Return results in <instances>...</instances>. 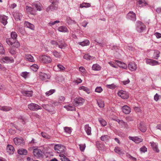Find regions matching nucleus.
<instances>
[{"label":"nucleus","mask_w":161,"mask_h":161,"mask_svg":"<svg viewBox=\"0 0 161 161\" xmlns=\"http://www.w3.org/2000/svg\"><path fill=\"white\" fill-rule=\"evenodd\" d=\"M39 58L40 61L44 63H49L52 61L50 57L46 55H42L40 56Z\"/></svg>","instance_id":"f257e3e1"},{"label":"nucleus","mask_w":161,"mask_h":161,"mask_svg":"<svg viewBox=\"0 0 161 161\" xmlns=\"http://www.w3.org/2000/svg\"><path fill=\"white\" fill-rule=\"evenodd\" d=\"M54 149L55 150L57 151V152L58 153H59V155L61 153L63 154L64 155L65 153V147L61 145H55L54 147Z\"/></svg>","instance_id":"f03ea898"},{"label":"nucleus","mask_w":161,"mask_h":161,"mask_svg":"<svg viewBox=\"0 0 161 161\" xmlns=\"http://www.w3.org/2000/svg\"><path fill=\"white\" fill-rule=\"evenodd\" d=\"M145 26L144 24L140 21L136 22V29L139 32H141L145 29Z\"/></svg>","instance_id":"7ed1b4c3"},{"label":"nucleus","mask_w":161,"mask_h":161,"mask_svg":"<svg viewBox=\"0 0 161 161\" xmlns=\"http://www.w3.org/2000/svg\"><path fill=\"white\" fill-rule=\"evenodd\" d=\"M28 107L30 110L33 111H36L42 108L38 104L32 103L28 104Z\"/></svg>","instance_id":"20e7f679"},{"label":"nucleus","mask_w":161,"mask_h":161,"mask_svg":"<svg viewBox=\"0 0 161 161\" xmlns=\"http://www.w3.org/2000/svg\"><path fill=\"white\" fill-rule=\"evenodd\" d=\"M85 102V99L81 97L75 98L73 102V104L76 106L82 105Z\"/></svg>","instance_id":"39448f33"},{"label":"nucleus","mask_w":161,"mask_h":161,"mask_svg":"<svg viewBox=\"0 0 161 161\" xmlns=\"http://www.w3.org/2000/svg\"><path fill=\"white\" fill-rule=\"evenodd\" d=\"M58 2L57 1L53 0L52 4L48 7L46 9L47 12L50 11H53L55 10L57 8Z\"/></svg>","instance_id":"423d86ee"},{"label":"nucleus","mask_w":161,"mask_h":161,"mask_svg":"<svg viewBox=\"0 0 161 161\" xmlns=\"http://www.w3.org/2000/svg\"><path fill=\"white\" fill-rule=\"evenodd\" d=\"M118 96L123 99H127L129 97V95L126 92L120 90L118 93Z\"/></svg>","instance_id":"0eeeda50"},{"label":"nucleus","mask_w":161,"mask_h":161,"mask_svg":"<svg viewBox=\"0 0 161 161\" xmlns=\"http://www.w3.org/2000/svg\"><path fill=\"white\" fill-rule=\"evenodd\" d=\"M26 11L28 14L35 15L36 14L35 9L30 6H26L25 7Z\"/></svg>","instance_id":"6e6552de"},{"label":"nucleus","mask_w":161,"mask_h":161,"mask_svg":"<svg viewBox=\"0 0 161 161\" xmlns=\"http://www.w3.org/2000/svg\"><path fill=\"white\" fill-rule=\"evenodd\" d=\"M42 152L40 149H34L33 150V155L36 158H38L42 157Z\"/></svg>","instance_id":"1a4fd4ad"},{"label":"nucleus","mask_w":161,"mask_h":161,"mask_svg":"<svg viewBox=\"0 0 161 161\" xmlns=\"http://www.w3.org/2000/svg\"><path fill=\"white\" fill-rule=\"evenodd\" d=\"M14 141L15 144L17 145L23 144L25 142L23 139L21 137H16L14 138Z\"/></svg>","instance_id":"9d476101"},{"label":"nucleus","mask_w":161,"mask_h":161,"mask_svg":"<svg viewBox=\"0 0 161 161\" xmlns=\"http://www.w3.org/2000/svg\"><path fill=\"white\" fill-rule=\"evenodd\" d=\"M146 62L147 64H149L151 66L159 65L160 64L157 61L150 59H147Z\"/></svg>","instance_id":"9b49d317"},{"label":"nucleus","mask_w":161,"mask_h":161,"mask_svg":"<svg viewBox=\"0 0 161 161\" xmlns=\"http://www.w3.org/2000/svg\"><path fill=\"white\" fill-rule=\"evenodd\" d=\"M1 61L5 63H11L14 62V59L11 57L6 56L3 58Z\"/></svg>","instance_id":"f8f14e48"},{"label":"nucleus","mask_w":161,"mask_h":161,"mask_svg":"<svg viewBox=\"0 0 161 161\" xmlns=\"http://www.w3.org/2000/svg\"><path fill=\"white\" fill-rule=\"evenodd\" d=\"M129 138L130 140L133 141L136 143H139L142 142L143 141V139L141 137H139L137 136L132 137L129 136Z\"/></svg>","instance_id":"ddd939ff"},{"label":"nucleus","mask_w":161,"mask_h":161,"mask_svg":"<svg viewBox=\"0 0 161 161\" xmlns=\"http://www.w3.org/2000/svg\"><path fill=\"white\" fill-rule=\"evenodd\" d=\"M127 18L132 21H135L136 19V14L133 12H129L127 15Z\"/></svg>","instance_id":"4468645a"},{"label":"nucleus","mask_w":161,"mask_h":161,"mask_svg":"<svg viewBox=\"0 0 161 161\" xmlns=\"http://www.w3.org/2000/svg\"><path fill=\"white\" fill-rule=\"evenodd\" d=\"M13 15L16 20H20L22 17V14L18 11L14 12Z\"/></svg>","instance_id":"2eb2a0df"},{"label":"nucleus","mask_w":161,"mask_h":161,"mask_svg":"<svg viewBox=\"0 0 161 161\" xmlns=\"http://www.w3.org/2000/svg\"><path fill=\"white\" fill-rule=\"evenodd\" d=\"M8 17L6 15H0V21L4 25H5L8 23Z\"/></svg>","instance_id":"dca6fc26"},{"label":"nucleus","mask_w":161,"mask_h":161,"mask_svg":"<svg viewBox=\"0 0 161 161\" xmlns=\"http://www.w3.org/2000/svg\"><path fill=\"white\" fill-rule=\"evenodd\" d=\"M39 77L40 79L42 80H45L50 78L49 75L43 72H41L39 73Z\"/></svg>","instance_id":"f3484780"},{"label":"nucleus","mask_w":161,"mask_h":161,"mask_svg":"<svg viewBox=\"0 0 161 161\" xmlns=\"http://www.w3.org/2000/svg\"><path fill=\"white\" fill-rule=\"evenodd\" d=\"M32 6L35 7L37 11H41L42 10V5L39 2H36L32 4Z\"/></svg>","instance_id":"a211bd4d"},{"label":"nucleus","mask_w":161,"mask_h":161,"mask_svg":"<svg viewBox=\"0 0 161 161\" xmlns=\"http://www.w3.org/2000/svg\"><path fill=\"white\" fill-rule=\"evenodd\" d=\"M150 143L153 150L157 153H159V150L158 148V144L153 142H150Z\"/></svg>","instance_id":"6ab92c4d"},{"label":"nucleus","mask_w":161,"mask_h":161,"mask_svg":"<svg viewBox=\"0 0 161 161\" xmlns=\"http://www.w3.org/2000/svg\"><path fill=\"white\" fill-rule=\"evenodd\" d=\"M123 112L126 114H129L131 112V108L127 105H125L122 108Z\"/></svg>","instance_id":"aec40b11"},{"label":"nucleus","mask_w":161,"mask_h":161,"mask_svg":"<svg viewBox=\"0 0 161 161\" xmlns=\"http://www.w3.org/2000/svg\"><path fill=\"white\" fill-rule=\"evenodd\" d=\"M7 151L9 154H13L14 151L13 147L10 145H8L7 147Z\"/></svg>","instance_id":"412c9836"},{"label":"nucleus","mask_w":161,"mask_h":161,"mask_svg":"<svg viewBox=\"0 0 161 161\" xmlns=\"http://www.w3.org/2000/svg\"><path fill=\"white\" fill-rule=\"evenodd\" d=\"M25 60L26 61H28L32 62H34L35 61L33 57L31 54H25Z\"/></svg>","instance_id":"4be33fe9"},{"label":"nucleus","mask_w":161,"mask_h":161,"mask_svg":"<svg viewBox=\"0 0 161 161\" xmlns=\"http://www.w3.org/2000/svg\"><path fill=\"white\" fill-rule=\"evenodd\" d=\"M85 130L88 135H91V128L89 126L88 124H86L85 126Z\"/></svg>","instance_id":"5701e85b"},{"label":"nucleus","mask_w":161,"mask_h":161,"mask_svg":"<svg viewBox=\"0 0 161 161\" xmlns=\"http://www.w3.org/2000/svg\"><path fill=\"white\" fill-rule=\"evenodd\" d=\"M147 4L145 0H139L137 3V5L138 7H142L146 6Z\"/></svg>","instance_id":"b1692460"},{"label":"nucleus","mask_w":161,"mask_h":161,"mask_svg":"<svg viewBox=\"0 0 161 161\" xmlns=\"http://www.w3.org/2000/svg\"><path fill=\"white\" fill-rule=\"evenodd\" d=\"M129 69L132 71H134L137 69L136 65L134 63H130L128 65Z\"/></svg>","instance_id":"393cba45"},{"label":"nucleus","mask_w":161,"mask_h":161,"mask_svg":"<svg viewBox=\"0 0 161 161\" xmlns=\"http://www.w3.org/2000/svg\"><path fill=\"white\" fill-rule=\"evenodd\" d=\"M24 25L25 27L28 28L32 30H34L35 27L34 25L31 23L25 21L24 23Z\"/></svg>","instance_id":"a878e982"},{"label":"nucleus","mask_w":161,"mask_h":161,"mask_svg":"<svg viewBox=\"0 0 161 161\" xmlns=\"http://www.w3.org/2000/svg\"><path fill=\"white\" fill-rule=\"evenodd\" d=\"M64 107L68 111H73L75 109V107L74 105L72 104H69L67 105L64 106Z\"/></svg>","instance_id":"bb28decb"},{"label":"nucleus","mask_w":161,"mask_h":161,"mask_svg":"<svg viewBox=\"0 0 161 161\" xmlns=\"http://www.w3.org/2000/svg\"><path fill=\"white\" fill-rule=\"evenodd\" d=\"M21 92L25 96L31 97L32 96L33 92L32 91H22Z\"/></svg>","instance_id":"cd10ccee"},{"label":"nucleus","mask_w":161,"mask_h":161,"mask_svg":"<svg viewBox=\"0 0 161 161\" xmlns=\"http://www.w3.org/2000/svg\"><path fill=\"white\" fill-rule=\"evenodd\" d=\"M58 30L59 32L64 33L68 32V29L65 26H62L58 27Z\"/></svg>","instance_id":"c85d7f7f"},{"label":"nucleus","mask_w":161,"mask_h":161,"mask_svg":"<svg viewBox=\"0 0 161 161\" xmlns=\"http://www.w3.org/2000/svg\"><path fill=\"white\" fill-rule=\"evenodd\" d=\"M139 129L142 132H145L147 130L146 125L143 123H140L139 126Z\"/></svg>","instance_id":"c756f323"},{"label":"nucleus","mask_w":161,"mask_h":161,"mask_svg":"<svg viewBox=\"0 0 161 161\" xmlns=\"http://www.w3.org/2000/svg\"><path fill=\"white\" fill-rule=\"evenodd\" d=\"M160 52L158 50H154L153 53V55L152 58L156 59H157L159 57Z\"/></svg>","instance_id":"7c9ffc66"},{"label":"nucleus","mask_w":161,"mask_h":161,"mask_svg":"<svg viewBox=\"0 0 161 161\" xmlns=\"http://www.w3.org/2000/svg\"><path fill=\"white\" fill-rule=\"evenodd\" d=\"M101 69V67L100 66L97 64H93L92 67V69L95 71L100 70Z\"/></svg>","instance_id":"2f4dec72"},{"label":"nucleus","mask_w":161,"mask_h":161,"mask_svg":"<svg viewBox=\"0 0 161 161\" xmlns=\"http://www.w3.org/2000/svg\"><path fill=\"white\" fill-rule=\"evenodd\" d=\"M58 47L61 49L64 48L67 46L66 44L62 40H58Z\"/></svg>","instance_id":"473e14b6"},{"label":"nucleus","mask_w":161,"mask_h":161,"mask_svg":"<svg viewBox=\"0 0 161 161\" xmlns=\"http://www.w3.org/2000/svg\"><path fill=\"white\" fill-rule=\"evenodd\" d=\"M117 64L118 66L120 68L123 69H126L127 67L126 64L119 61H117Z\"/></svg>","instance_id":"72a5a7b5"},{"label":"nucleus","mask_w":161,"mask_h":161,"mask_svg":"<svg viewBox=\"0 0 161 161\" xmlns=\"http://www.w3.org/2000/svg\"><path fill=\"white\" fill-rule=\"evenodd\" d=\"M16 41V40L11 38H8L6 39V42L7 44L10 45H12Z\"/></svg>","instance_id":"f704fd0d"},{"label":"nucleus","mask_w":161,"mask_h":161,"mask_svg":"<svg viewBox=\"0 0 161 161\" xmlns=\"http://www.w3.org/2000/svg\"><path fill=\"white\" fill-rule=\"evenodd\" d=\"M83 58L87 60H92L95 59L94 57L91 56L88 54H85L83 56Z\"/></svg>","instance_id":"c9c22d12"},{"label":"nucleus","mask_w":161,"mask_h":161,"mask_svg":"<svg viewBox=\"0 0 161 161\" xmlns=\"http://www.w3.org/2000/svg\"><path fill=\"white\" fill-rule=\"evenodd\" d=\"M78 43L82 46H84L89 45L90 42L88 40H86L83 42H79Z\"/></svg>","instance_id":"e433bc0d"},{"label":"nucleus","mask_w":161,"mask_h":161,"mask_svg":"<svg viewBox=\"0 0 161 161\" xmlns=\"http://www.w3.org/2000/svg\"><path fill=\"white\" fill-rule=\"evenodd\" d=\"M18 152L20 155H26L27 153V151L25 149L21 148L18 150Z\"/></svg>","instance_id":"4c0bfd02"},{"label":"nucleus","mask_w":161,"mask_h":161,"mask_svg":"<svg viewBox=\"0 0 161 161\" xmlns=\"http://www.w3.org/2000/svg\"><path fill=\"white\" fill-rule=\"evenodd\" d=\"M11 109V107H9L6 106H0V110L4 111H8Z\"/></svg>","instance_id":"58836bf2"},{"label":"nucleus","mask_w":161,"mask_h":161,"mask_svg":"<svg viewBox=\"0 0 161 161\" xmlns=\"http://www.w3.org/2000/svg\"><path fill=\"white\" fill-rule=\"evenodd\" d=\"M42 107L45 110L48 111H51L52 108V106L48 104H42Z\"/></svg>","instance_id":"ea45409f"},{"label":"nucleus","mask_w":161,"mask_h":161,"mask_svg":"<svg viewBox=\"0 0 161 161\" xmlns=\"http://www.w3.org/2000/svg\"><path fill=\"white\" fill-rule=\"evenodd\" d=\"M60 159L62 161H71L69 159L63 154L61 153L59 155Z\"/></svg>","instance_id":"a19ab883"},{"label":"nucleus","mask_w":161,"mask_h":161,"mask_svg":"<svg viewBox=\"0 0 161 161\" xmlns=\"http://www.w3.org/2000/svg\"><path fill=\"white\" fill-rule=\"evenodd\" d=\"M97 103L99 107L100 108H103L104 107V103L103 101H102L101 99L97 100Z\"/></svg>","instance_id":"79ce46f5"},{"label":"nucleus","mask_w":161,"mask_h":161,"mask_svg":"<svg viewBox=\"0 0 161 161\" xmlns=\"http://www.w3.org/2000/svg\"><path fill=\"white\" fill-rule=\"evenodd\" d=\"M91 5L90 3H83L80 5V7L81 8H88L90 7Z\"/></svg>","instance_id":"37998d69"},{"label":"nucleus","mask_w":161,"mask_h":161,"mask_svg":"<svg viewBox=\"0 0 161 161\" xmlns=\"http://www.w3.org/2000/svg\"><path fill=\"white\" fill-rule=\"evenodd\" d=\"M80 90H82L86 92L87 93L89 94L90 93V91L89 88L84 86H81L79 88Z\"/></svg>","instance_id":"c03bdc74"},{"label":"nucleus","mask_w":161,"mask_h":161,"mask_svg":"<svg viewBox=\"0 0 161 161\" xmlns=\"http://www.w3.org/2000/svg\"><path fill=\"white\" fill-rule=\"evenodd\" d=\"M110 138V137L107 135L102 136L101 137V139L103 141H106L108 140Z\"/></svg>","instance_id":"a18cd8bd"},{"label":"nucleus","mask_w":161,"mask_h":161,"mask_svg":"<svg viewBox=\"0 0 161 161\" xmlns=\"http://www.w3.org/2000/svg\"><path fill=\"white\" fill-rule=\"evenodd\" d=\"M106 87L109 89H113L117 87V85L114 84H107L106 86Z\"/></svg>","instance_id":"49530a36"},{"label":"nucleus","mask_w":161,"mask_h":161,"mask_svg":"<svg viewBox=\"0 0 161 161\" xmlns=\"http://www.w3.org/2000/svg\"><path fill=\"white\" fill-rule=\"evenodd\" d=\"M64 131L66 133L70 134L72 132V129L71 128L67 127H65L64 128Z\"/></svg>","instance_id":"de8ad7c7"},{"label":"nucleus","mask_w":161,"mask_h":161,"mask_svg":"<svg viewBox=\"0 0 161 161\" xmlns=\"http://www.w3.org/2000/svg\"><path fill=\"white\" fill-rule=\"evenodd\" d=\"M55 90L54 89H51L49 91L46 92L45 93V94L47 96H49L51 95L53 93L55 92Z\"/></svg>","instance_id":"09e8293b"},{"label":"nucleus","mask_w":161,"mask_h":161,"mask_svg":"<svg viewBox=\"0 0 161 161\" xmlns=\"http://www.w3.org/2000/svg\"><path fill=\"white\" fill-rule=\"evenodd\" d=\"M41 134L42 136L44 138L47 139H50L51 138V136L45 132H42Z\"/></svg>","instance_id":"8fccbe9b"},{"label":"nucleus","mask_w":161,"mask_h":161,"mask_svg":"<svg viewBox=\"0 0 161 161\" xmlns=\"http://www.w3.org/2000/svg\"><path fill=\"white\" fill-rule=\"evenodd\" d=\"M114 151L116 153L119 154L122 153H123L122 150L118 147H115L114 149Z\"/></svg>","instance_id":"3c124183"},{"label":"nucleus","mask_w":161,"mask_h":161,"mask_svg":"<svg viewBox=\"0 0 161 161\" xmlns=\"http://www.w3.org/2000/svg\"><path fill=\"white\" fill-rule=\"evenodd\" d=\"M79 146L80 150L81 152H84L86 147L85 144H80Z\"/></svg>","instance_id":"603ef678"},{"label":"nucleus","mask_w":161,"mask_h":161,"mask_svg":"<svg viewBox=\"0 0 161 161\" xmlns=\"http://www.w3.org/2000/svg\"><path fill=\"white\" fill-rule=\"evenodd\" d=\"M11 38H13L15 40H16L17 35L16 33L15 32H12L10 34Z\"/></svg>","instance_id":"864d4df0"},{"label":"nucleus","mask_w":161,"mask_h":161,"mask_svg":"<svg viewBox=\"0 0 161 161\" xmlns=\"http://www.w3.org/2000/svg\"><path fill=\"white\" fill-rule=\"evenodd\" d=\"M67 22L69 24H71L73 23L75 24L76 22L75 21L73 20L69 17L67 18Z\"/></svg>","instance_id":"5fc2aeb1"},{"label":"nucleus","mask_w":161,"mask_h":161,"mask_svg":"<svg viewBox=\"0 0 161 161\" xmlns=\"http://www.w3.org/2000/svg\"><path fill=\"white\" fill-rule=\"evenodd\" d=\"M53 54L55 57L57 58H59L61 56V53L55 50L53 51Z\"/></svg>","instance_id":"6e6d98bb"},{"label":"nucleus","mask_w":161,"mask_h":161,"mask_svg":"<svg viewBox=\"0 0 161 161\" xmlns=\"http://www.w3.org/2000/svg\"><path fill=\"white\" fill-rule=\"evenodd\" d=\"M31 68L33 71H36L38 68V66L36 64H34L31 66Z\"/></svg>","instance_id":"4d7b16f0"},{"label":"nucleus","mask_w":161,"mask_h":161,"mask_svg":"<svg viewBox=\"0 0 161 161\" xmlns=\"http://www.w3.org/2000/svg\"><path fill=\"white\" fill-rule=\"evenodd\" d=\"M103 91V89L100 86H97L95 89V91L99 93H101Z\"/></svg>","instance_id":"13d9d810"},{"label":"nucleus","mask_w":161,"mask_h":161,"mask_svg":"<svg viewBox=\"0 0 161 161\" xmlns=\"http://www.w3.org/2000/svg\"><path fill=\"white\" fill-rule=\"evenodd\" d=\"M99 121L102 125L105 126L106 125L107 123L104 120L100 118L99 119Z\"/></svg>","instance_id":"bf43d9fd"},{"label":"nucleus","mask_w":161,"mask_h":161,"mask_svg":"<svg viewBox=\"0 0 161 161\" xmlns=\"http://www.w3.org/2000/svg\"><path fill=\"white\" fill-rule=\"evenodd\" d=\"M5 50L2 44L0 43V54H3L4 53Z\"/></svg>","instance_id":"052dcab7"},{"label":"nucleus","mask_w":161,"mask_h":161,"mask_svg":"<svg viewBox=\"0 0 161 161\" xmlns=\"http://www.w3.org/2000/svg\"><path fill=\"white\" fill-rule=\"evenodd\" d=\"M59 22L60 21L58 20H56L54 21H51L48 23V25L50 26H52L56 23H59Z\"/></svg>","instance_id":"680f3d73"},{"label":"nucleus","mask_w":161,"mask_h":161,"mask_svg":"<svg viewBox=\"0 0 161 161\" xmlns=\"http://www.w3.org/2000/svg\"><path fill=\"white\" fill-rule=\"evenodd\" d=\"M57 67L60 69V70H64L65 69V68L62 65L60 64H58Z\"/></svg>","instance_id":"e2e57ef3"},{"label":"nucleus","mask_w":161,"mask_h":161,"mask_svg":"<svg viewBox=\"0 0 161 161\" xmlns=\"http://www.w3.org/2000/svg\"><path fill=\"white\" fill-rule=\"evenodd\" d=\"M13 47H15L18 48L20 46L19 43L18 42L16 41H16H15L14 43L12 45Z\"/></svg>","instance_id":"0e129e2a"},{"label":"nucleus","mask_w":161,"mask_h":161,"mask_svg":"<svg viewBox=\"0 0 161 161\" xmlns=\"http://www.w3.org/2000/svg\"><path fill=\"white\" fill-rule=\"evenodd\" d=\"M127 156L131 160L134 161H135L136 160V158L133 157L132 156H131L130 155V154H128L127 155Z\"/></svg>","instance_id":"69168bd1"},{"label":"nucleus","mask_w":161,"mask_h":161,"mask_svg":"<svg viewBox=\"0 0 161 161\" xmlns=\"http://www.w3.org/2000/svg\"><path fill=\"white\" fill-rule=\"evenodd\" d=\"M140 151L142 152L145 153L147 151V148L145 146H143L140 148Z\"/></svg>","instance_id":"338daca9"},{"label":"nucleus","mask_w":161,"mask_h":161,"mask_svg":"<svg viewBox=\"0 0 161 161\" xmlns=\"http://www.w3.org/2000/svg\"><path fill=\"white\" fill-rule=\"evenodd\" d=\"M28 73L26 72H24L22 73L21 75L22 76L25 78L27 77Z\"/></svg>","instance_id":"774afa93"}]
</instances>
